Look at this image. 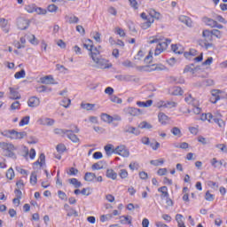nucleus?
Wrapping results in <instances>:
<instances>
[{
	"label": "nucleus",
	"mask_w": 227,
	"mask_h": 227,
	"mask_svg": "<svg viewBox=\"0 0 227 227\" xmlns=\"http://www.w3.org/2000/svg\"><path fill=\"white\" fill-rule=\"evenodd\" d=\"M100 49H102V46L94 47V49L91 50L90 56L92 61L95 63L97 68H111V66L108 64L109 60L100 56Z\"/></svg>",
	"instance_id": "nucleus-1"
},
{
	"label": "nucleus",
	"mask_w": 227,
	"mask_h": 227,
	"mask_svg": "<svg viewBox=\"0 0 227 227\" xmlns=\"http://www.w3.org/2000/svg\"><path fill=\"white\" fill-rule=\"evenodd\" d=\"M222 116L221 114H215V115L210 113L202 114L201 120H207L209 123H217L220 129H224V127H226V122L221 119Z\"/></svg>",
	"instance_id": "nucleus-2"
},
{
	"label": "nucleus",
	"mask_w": 227,
	"mask_h": 227,
	"mask_svg": "<svg viewBox=\"0 0 227 227\" xmlns=\"http://www.w3.org/2000/svg\"><path fill=\"white\" fill-rule=\"evenodd\" d=\"M202 37L204 38V41H202V47H205V49H210L212 47V42L214 40V35L212 34V30L204 29L202 31Z\"/></svg>",
	"instance_id": "nucleus-3"
},
{
	"label": "nucleus",
	"mask_w": 227,
	"mask_h": 227,
	"mask_svg": "<svg viewBox=\"0 0 227 227\" xmlns=\"http://www.w3.org/2000/svg\"><path fill=\"white\" fill-rule=\"evenodd\" d=\"M0 146L4 150V155H5L6 157L15 156V153H13V152H15V145H13V144L3 142L0 143Z\"/></svg>",
	"instance_id": "nucleus-4"
},
{
	"label": "nucleus",
	"mask_w": 227,
	"mask_h": 227,
	"mask_svg": "<svg viewBox=\"0 0 227 227\" xmlns=\"http://www.w3.org/2000/svg\"><path fill=\"white\" fill-rule=\"evenodd\" d=\"M114 153L117 155H121V157H129L130 155V152L125 145H119L114 150Z\"/></svg>",
	"instance_id": "nucleus-5"
},
{
	"label": "nucleus",
	"mask_w": 227,
	"mask_h": 227,
	"mask_svg": "<svg viewBox=\"0 0 227 227\" xmlns=\"http://www.w3.org/2000/svg\"><path fill=\"white\" fill-rule=\"evenodd\" d=\"M223 94V90H211V97L209 101L211 104H217L219 100H221V95Z\"/></svg>",
	"instance_id": "nucleus-6"
},
{
	"label": "nucleus",
	"mask_w": 227,
	"mask_h": 227,
	"mask_svg": "<svg viewBox=\"0 0 227 227\" xmlns=\"http://www.w3.org/2000/svg\"><path fill=\"white\" fill-rule=\"evenodd\" d=\"M69 132L67 133V137L70 139L73 143H79V137L75 134H79V128L75 126L74 130L68 129Z\"/></svg>",
	"instance_id": "nucleus-7"
},
{
	"label": "nucleus",
	"mask_w": 227,
	"mask_h": 227,
	"mask_svg": "<svg viewBox=\"0 0 227 227\" xmlns=\"http://www.w3.org/2000/svg\"><path fill=\"white\" fill-rule=\"evenodd\" d=\"M123 111L125 114H129V116H139L143 113L141 109L136 107H126Z\"/></svg>",
	"instance_id": "nucleus-8"
},
{
	"label": "nucleus",
	"mask_w": 227,
	"mask_h": 227,
	"mask_svg": "<svg viewBox=\"0 0 227 227\" xmlns=\"http://www.w3.org/2000/svg\"><path fill=\"white\" fill-rule=\"evenodd\" d=\"M17 26L19 29H21L22 31H24V29H27V27H29V20L24 18H20L17 20Z\"/></svg>",
	"instance_id": "nucleus-9"
},
{
	"label": "nucleus",
	"mask_w": 227,
	"mask_h": 227,
	"mask_svg": "<svg viewBox=\"0 0 227 227\" xmlns=\"http://www.w3.org/2000/svg\"><path fill=\"white\" fill-rule=\"evenodd\" d=\"M27 136V133L26 131H16L15 129H12V135L11 137V139H24Z\"/></svg>",
	"instance_id": "nucleus-10"
},
{
	"label": "nucleus",
	"mask_w": 227,
	"mask_h": 227,
	"mask_svg": "<svg viewBox=\"0 0 227 227\" xmlns=\"http://www.w3.org/2000/svg\"><path fill=\"white\" fill-rule=\"evenodd\" d=\"M133 75L130 74H117L115 75V79L120 82H130L133 79Z\"/></svg>",
	"instance_id": "nucleus-11"
},
{
	"label": "nucleus",
	"mask_w": 227,
	"mask_h": 227,
	"mask_svg": "<svg viewBox=\"0 0 227 227\" xmlns=\"http://www.w3.org/2000/svg\"><path fill=\"white\" fill-rule=\"evenodd\" d=\"M28 107H38L40 106V98L31 97L27 101Z\"/></svg>",
	"instance_id": "nucleus-12"
},
{
	"label": "nucleus",
	"mask_w": 227,
	"mask_h": 227,
	"mask_svg": "<svg viewBox=\"0 0 227 227\" xmlns=\"http://www.w3.org/2000/svg\"><path fill=\"white\" fill-rule=\"evenodd\" d=\"M9 91H10V98H12V100L20 99V94L19 93V91H17V89L10 87Z\"/></svg>",
	"instance_id": "nucleus-13"
},
{
	"label": "nucleus",
	"mask_w": 227,
	"mask_h": 227,
	"mask_svg": "<svg viewBox=\"0 0 227 227\" xmlns=\"http://www.w3.org/2000/svg\"><path fill=\"white\" fill-rule=\"evenodd\" d=\"M184 100L187 104H190V106H192L193 107L200 106V102H198L196 98H192V95H188Z\"/></svg>",
	"instance_id": "nucleus-14"
},
{
	"label": "nucleus",
	"mask_w": 227,
	"mask_h": 227,
	"mask_svg": "<svg viewBox=\"0 0 227 227\" xmlns=\"http://www.w3.org/2000/svg\"><path fill=\"white\" fill-rule=\"evenodd\" d=\"M158 120L161 125H168V121H169V118L164 113L158 114Z\"/></svg>",
	"instance_id": "nucleus-15"
},
{
	"label": "nucleus",
	"mask_w": 227,
	"mask_h": 227,
	"mask_svg": "<svg viewBox=\"0 0 227 227\" xmlns=\"http://www.w3.org/2000/svg\"><path fill=\"white\" fill-rule=\"evenodd\" d=\"M66 22H68V24H78L79 23V18L75 15L68 16L67 15L65 17Z\"/></svg>",
	"instance_id": "nucleus-16"
},
{
	"label": "nucleus",
	"mask_w": 227,
	"mask_h": 227,
	"mask_svg": "<svg viewBox=\"0 0 227 227\" xmlns=\"http://www.w3.org/2000/svg\"><path fill=\"white\" fill-rule=\"evenodd\" d=\"M37 123H39V125H54V120L49 118H41L38 119Z\"/></svg>",
	"instance_id": "nucleus-17"
},
{
	"label": "nucleus",
	"mask_w": 227,
	"mask_h": 227,
	"mask_svg": "<svg viewBox=\"0 0 227 227\" xmlns=\"http://www.w3.org/2000/svg\"><path fill=\"white\" fill-rule=\"evenodd\" d=\"M106 177L111 180H116V178H118V174L113 168H108L106 170Z\"/></svg>",
	"instance_id": "nucleus-18"
},
{
	"label": "nucleus",
	"mask_w": 227,
	"mask_h": 227,
	"mask_svg": "<svg viewBox=\"0 0 227 227\" xmlns=\"http://www.w3.org/2000/svg\"><path fill=\"white\" fill-rule=\"evenodd\" d=\"M8 26V20L4 18H0V27H2L3 31L5 33H9L10 29L6 27Z\"/></svg>",
	"instance_id": "nucleus-19"
},
{
	"label": "nucleus",
	"mask_w": 227,
	"mask_h": 227,
	"mask_svg": "<svg viewBox=\"0 0 227 227\" xmlns=\"http://www.w3.org/2000/svg\"><path fill=\"white\" fill-rule=\"evenodd\" d=\"M42 84H54V78L51 75H47L41 78Z\"/></svg>",
	"instance_id": "nucleus-20"
},
{
	"label": "nucleus",
	"mask_w": 227,
	"mask_h": 227,
	"mask_svg": "<svg viewBox=\"0 0 227 227\" xmlns=\"http://www.w3.org/2000/svg\"><path fill=\"white\" fill-rule=\"evenodd\" d=\"M124 132H127L128 134H134L135 136H139V130L132 126H126Z\"/></svg>",
	"instance_id": "nucleus-21"
},
{
	"label": "nucleus",
	"mask_w": 227,
	"mask_h": 227,
	"mask_svg": "<svg viewBox=\"0 0 227 227\" xmlns=\"http://www.w3.org/2000/svg\"><path fill=\"white\" fill-rule=\"evenodd\" d=\"M169 43H171V39H164V41L158 43L157 45L163 51H166Z\"/></svg>",
	"instance_id": "nucleus-22"
},
{
	"label": "nucleus",
	"mask_w": 227,
	"mask_h": 227,
	"mask_svg": "<svg viewBox=\"0 0 227 227\" xmlns=\"http://www.w3.org/2000/svg\"><path fill=\"white\" fill-rule=\"evenodd\" d=\"M154 20L153 19L150 18L146 20H145L143 23H141V27L142 29H148L149 27H151L152 24H153Z\"/></svg>",
	"instance_id": "nucleus-23"
},
{
	"label": "nucleus",
	"mask_w": 227,
	"mask_h": 227,
	"mask_svg": "<svg viewBox=\"0 0 227 227\" xmlns=\"http://www.w3.org/2000/svg\"><path fill=\"white\" fill-rule=\"evenodd\" d=\"M53 132L57 136H60L61 137H65V136H67V132H70V131L68 129H63L57 128L53 130Z\"/></svg>",
	"instance_id": "nucleus-24"
},
{
	"label": "nucleus",
	"mask_w": 227,
	"mask_h": 227,
	"mask_svg": "<svg viewBox=\"0 0 227 227\" xmlns=\"http://www.w3.org/2000/svg\"><path fill=\"white\" fill-rule=\"evenodd\" d=\"M158 192H161V198H169V192H168L167 186H161L158 189Z\"/></svg>",
	"instance_id": "nucleus-25"
},
{
	"label": "nucleus",
	"mask_w": 227,
	"mask_h": 227,
	"mask_svg": "<svg viewBox=\"0 0 227 227\" xmlns=\"http://www.w3.org/2000/svg\"><path fill=\"white\" fill-rule=\"evenodd\" d=\"M153 104V101L152 99H149L146 102H144V101L137 102V106H138V107H150Z\"/></svg>",
	"instance_id": "nucleus-26"
},
{
	"label": "nucleus",
	"mask_w": 227,
	"mask_h": 227,
	"mask_svg": "<svg viewBox=\"0 0 227 227\" xmlns=\"http://www.w3.org/2000/svg\"><path fill=\"white\" fill-rule=\"evenodd\" d=\"M204 22L206 26H209V27H215V26H217V21L210 18H204Z\"/></svg>",
	"instance_id": "nucleus-27"
},
{
	"label": "nucleus",
	"mask_w": 227,
	"mask_h": 227,
	"mask_svg": "<svg viewBox=\"0 0 227 227\" xmlns=\"http://www.w3.org/2000/svg\"><path fill=\"white\" fill-rule=\"evenodd\" d=\"M149 19H156L159 20L160 19V12H157V11L151 9L149 10Z\"/></svg>",
	"instance_id": "nucleus-28"
},
{
	"label": "nucleus",
	"mask_w": 227,
	"mask_h": 227,
	"mask_svg": "<svg viewBox=\"0 0 227 227\" xmlns=\"http://www.w3.org/2000/svg\"><path fill=\"white\" fill-rule=\"evenodd\" d=\"M179 20L180 22H183V24H186L189 27L192 26V22L191 21V19H189V17L187 16H184V15L180 16Z\"/></svg>",
	"instance_id": "nucleus-29"
},
{
	"label": "nucleus",
	"mask_w": 227,
	"mask_h": 227,
	"mask_svg": "<svg viewBox=\"0 0 227 227\" xmlns=\"http://www.w3.org/2000/svg\"><path fill=\"white\" fill-rule=\"evenodd\" d=\"M94 178H97V175L95 173L87 172L84 176V180L86 182H93Z\"/></svg>",
	"instance_id": "nucleus-30"
},
{
	"label": "nucleus",
	"mask_w": 227,
	"mask_h": 227,
	"mask_svg": "<svg viewBox=\"0 0 227 227\" xmlns=\"http://www.w3.org/2000/svg\"><path fill=\"white\" fill-rule=\"evenodd\" d=\"M132 224V216H121V224Z\"/></svg>",
	"instance_id": "nucleus-31"
},
{
	"label": "nucleus",
	"mask_w": 227,
	"mask_h": 227,
	"mask_svg": "<svg viewBox=\"0 0 227 227\" xmlns=\"http://www.w3.org/2000/svg\"><path fill=\"white\" fill-rule=\"evenodd\" d=\"M101 120L103 121H106V123H113V116H111L107 114H101Z\"/></svg>",
	"instance_id": "nucleus-32"
},
{
	"label": "nucleus",
	"mask_w": 227,
	"mask_h": 227,
	"mask_svg": "<svg viewBox=\"0 0 227 227\" xmlns=\"http://www.w3.org/2000/svg\"><path fill=\"white\" fill-rule=\"evenodd\" d=\"M161 106L162 107L171 109L172 107H176V103L175 101L162 102Z\"/></svg>",
	"instance_id": "nucleus-33"
},
{
	"label": "nucleus",
	"mask_w": 227,
	"mask_h": 227,
	"mask_svg": "<svg viewBox=\"0 0 227 227\" xmlns=\"http://www.w3.org/2000/svg\"><path fill=\"white\" fill-rule=\"evenodd\" d=\"M81 107H82V109H85L86 111H93V108L95 107V104L82 103Z\"/></svg>",
	"instance_id": "nucleus-34"
},
{
	"label": "nucleus",
	"mask_w": 227,
	"mask_h": 227,
	"mask_svg": "<svg viewBox=\"0 0 227 227\" xmlns=\"http://www.w3.org/2000/svg\"><path fill=\"white\" fill-rule=\"evenodd\" d=\"M69 184H72V185H74L76 189H79V187L82 186V184L77 180V178H71L69 179Z\"/></svg>",
	"instance_id": "nucleus-35"
},
{
	"label": "nucleus",
	"mask_w": 227,
	"mask_h": 227,
	"mask_svg": "<svg viewBox=\"0 0 227 227\" xmlns=\"http://www.w3.org/2000/svg\"><path fill=\"white\" fill-rule=\"evenodd\" d=\"M35 164L38 165L42 168V166H43V164H45V154L43 153H41L40 156H39V159L38 160H36L35 162Z\"/></svg>",
	"instance_id": "nucleus-36"
},
{
	"label": "nucleus",
	"mask_w": 227,
	"mask_h": 227,
	"mask_svg": "<svg viewBox=\"0 0 227 227\" xmlns=\"http://www.w3.org/2000/svg\"><path fill=\"white\" fill-rule=\"evenodd\" d=\"M191 56H198V51H196L195 49H191L189 52H184V58H186L187 59H189Z\"/></svg>",
	"instance_id": "nucleus-37"
},
{
	"label": "nucleus",
	"mask_w": 227,
	"mask_h": 227,
	"mask_svg": "<svg viewBox=\"0 0 227 227\" xmlns=\"http://www.w3.org/2000/svg\"><path fill=\"white\" fill-rule=\"evenodd\" d=\"M171 134H173V136H176L177 137H182V130H180L178 127L172 128Z\"/></svg>",
	"instance_id": "nucleus-38"
},
{
	"label": "nucleus",
	"mask_w": 227,
	"mask_h": 227,
	"mask_svg": "<svg viewBox=\"0 0 227 227\" xmlns=\"http://www.w3.org/2000/svg\"><path fill=\"white\" fill-rule=\"evenodd\" d=\"M91 168L94 171L98 169H104V161H98L97 163H94Z\"/></svg>",
	"instance_id": "nucleus-39"
},
{
	"label": "nucleus",
	"mask_w": 227,
	"mask_h": 227,
	"mask_svg": "<svg viewBox=\"0 0 227 227\" xmlns=\"http://www.w3.org/2000/svg\"><path fill=\"white\" fill-rule=\"evenodd\" d=\"M38 182V177L36 176V172H32L30 176V184L31 185H36V183Z\"/></svg>",
	"instance_id": "nucleus-40"
},
{
	"label": "nucleus",
	"mask_w": 227,
	"mask_h": 227,
	"mask_svg": "<svg viewBox=\"0 0 227 227\" xmlns=\"http://www.w3.org/2000/svg\"><path fill=\"white\" fill-rule=\"evenodd\" d=\"M105 152L106 155H113L114 153V149H113V145L109 144L105 146Z\"/></svg>",
	"instance_id": "nucleus-41"
},
{
	"label": "nucleus",
	"mask_w": 227,
	"mask_h": 227,
	"mask_svg": "<svg viewBox=\"0 0 227 227\" xmlns=\"http://www.w3.org/2000/svg\"><path fill=\"white\" fill-rule=\"evenodd\" d=\"M72 103V100H70V98H64L62 100H61V103L60 105L63 106V107H70V104Z\"/></svg>",
	"instance_id": "nucleus-42"
},
{
	"label": "nucleus",
	"mask_w": 227,
	"mask_h": 227,
	"mask_svg": "<svg viewBox=\"0 0 227 227\" xmlns=\"http://www.w3.org/2000/svg\"><path fill=\"white\" fill-rule=\"evenodd\" d=\"M14 77L15 79H24L26 77V70L22 69L20 72H16Z\"/></svg>",
	"instance_id": "nucleus-43"
},
{
	"label": "nucleus",
	"mask_w": 227,
	"mask_h": 227,
	"mask_svg": "<svg viewBox=\"0 0 227 227\" xmlns=\"http://www.w3.org/2000/svg\"><path fill=\"white\" fill-rule=\"evenodd\" d=\"M15 177V171H13V168H9L6 172V178H8V180H13V178Z\"/></svg>",
	"instance_id": "nucleus-44"
},
{
	"label": "nucleus",
	"mask_w": 227,
	"mask_h": 227,
	"mask_svg": "<svg viewBox=\"0 0 227 227\" xmlns=\"http://www.w3.org/2000/svg\"><path fill=\"white\" fill-rule=\"evenodd\" d=\"M149 146H151L153 150L157 151L160 148V143L153 140V142H150Z\"/></svg>",
	"instance_id": "nucleus-45"
},
{
	"label": "nucleus",
	"mask_w": 227,
	"mask_h": 227,
	"mask_svg": "<svg viewBox=\"0 0 227 227\" xmlns=\"http://www.w3.org/2000/svg\"><path fill=\"white\" fill-rule=\"evenodd\" d=\"M184 74L190 73L192 75L196 74V69L192 68V66H186L184 70Z\"/></svg>",
	"instance_id": "nucleus-46"
},
{
	"label": "nucleus",
	"mask_w": 227,
	"mask_h": 227,
	"mask_svg": "<svg viewBox=\"0 0 227 227\" xmlns=\"http://www.w3.org/2000/svg\"><path fill=\"white\" fill-rule=\"evenodd\" d=\"M119 176L123 180L125 178L129 177V172L127 171V169L122 168L120 170L119 172Z\"/></svg>",
	"instance_id": "nucleus-47"
},
{
	"label": "nucleus",
	"mask_w": 227,
	"mask_h": 227,
	"mask_svg": "<svg viewBox=\"0 0 227 227\" xmlns=\"http://www.w3.org/2000/svg\"><path fill=\"white\" fill-rule=\"evenodd\" d=\"M211 164L215 165L216 168L221 169V167L223 166V160H217V159L213 158L211 160ZM217 164V165H215Z\"/></svg>",
	"instance_id": "nucleus-48"
},
{
	"label": "nucleus",
	"mask_w": 227,
	"mask_h": 227,
	"mask_svg": "<svg viewBox=\"0 0 227 227\" xmlns=\"http://www.w3.org/2000/svg\"><path fill=\"white\" fill-rule=\"evenodd\" d=\"M139 129H153L152 124L148 123L147 121H142L138 125Z\"/></svg>",
	"instance_id": "nucleus-49"
},
{
	"label": "nucleus",
	"mask_w": 227,
	"mask_h": 227,
	"mask_svg": "<svg viewBox=\"0 0 227 227\" xmlns=\"http://www.w3.org/2000/svg\"><path fill=\"white\" fill-rule=\"evenodd\" d=\"M150 164H152V166H162V164H164V160H152Z\"/></svg>",
	"instance_id": "nucleus-50"
},
{
	"label": "nucleus",
	"mask_w": 227,
	"mask_h": 227,
	"mask_svg": "<svg viewBox=\"0 0 227 227\" xmlns=\"http://www.w3.org/2000/svg\"><path fill=\"white\" fill-rule=\"evenodd\" d=\"M30 117L25 116L22 118V120L20 121V127H24V125H27L29 123Z\"/></svg>",
	"instance_id": "nucleus-51"
},
{
	"label": "nucleus",
	"mask_w": 227,
	"mask_h": 227,
	"mask_svg": "<svg viewBox=\"0 0 227 227\" xmlns=\"http://www.w3.org/2000/svg\"><path fill=\"white\" fill-rule=\"evenodd\" d=\"M172 95L178 96L184 95V90L180 87H175Z\"/></svg>",
	"instance_id": "nucleus-52"
},
{
	"label": "nucleus",
	"mask_w": 227,
	"mask_h": 227,
	"mask_svg": "<svg viewBox=\"0 0 227 227\" xmlns=\"http://www.w3.org/2000/svg\"><path fill=\"white\" fill-rule=\"evenodd\" d=\"M67 216L68 217H72V216L78 217L79 216V213H77V211L75 209L71 208L67 212Z\"/></svg>",
	"instance_id": "nucleus-53"
},
{
	"label": "nucleus",
	"mask_w": 227,
	"mask_h": 227,
	"mask_svg": "<svg viewBox=\"0 0 227 227\" xmlns=\"http://www.w3.org/2000/svg\"><path fill=\"white\" fill-rule=\"evenodd\" d=\"M100 36H102V35H100V33L98 32L92 33V38H94V40H96L98 43H100V42H102Z\"/></svg>",
	"instance_id": "nucleus-54"
},
{
	"label": "nucleus",
	"mask_w": 227,
	"mask_h": 227,
	"mask_svg": "<svg viewBox=\"0 0 227 227\" xmlns=\"http://www.w3.org/2000/svg\"><path fill=\"white\" fill-rule=\"evenodd\" d=\"M13 129L4 130L1 132L2 136H4V137H8L9 139H12Z\"/></svg>",
	"instance_id": "nucleus-55"
},
{
	"label": "nucleus",
	"mask_w": 227,
	"mask_h": 227,
	"mask_svg": "<svg viewBox=\"0 0 227 227\" xmlns=\"http://www.w3.org/2000/svg\"><path fill=\"white\" fill-rule=\"evenodd\" d=\"M131 8H133L134 10H138L139 8V4H137V0H128Z\"/></svg>",
	"instance_id": "nucleus-56"
},
{
	"label": "nucleus",
	"mask_w": 227,
	"mask_h": 227,
	"mask_svg": "<svg viewBox=\"0 0 227 227\" xmlns=\"http://www.w3.org/2000/svg\"><path fill=\"white\" fill-rule=\"evenodd\" d=\"M215 82L212 79H207L202 82V86H214Z\"/></svg>",
	"instance_id": "nucleus-57"
},
{
	"label": "nucleus",
	"mask_w": 227,
	"mask_h": 227,
	"mask_svg": "<svg viewBox=\"0 0 227 227\" xmlns=\"http://www.w3.org/2000/svg\"><path fill=\"white\" fill-rule=\"evenodd\" d=\"M48 12H50V13H56V12H58V6L56 4H50L48 6Z\"/></svg>",
	"instance_id": "nucleus-58"
},
{
	"label": "nucleus",
	"mask_w": 227,
	"mask_h": 227,
	"mask_svg": "<svg viewBox=\"0 0 227 227\" xmlns=\"http://www.w3.org/2000/svg\"><path fill=\"white\" fill-rule=\"evenodd\" d=\"M56 150L59 153H63L65 152V150H67V146H65L64 144H59L57 145Z\"/></svg>",
	"instance_id": "nucleus-59"
},
{
	"label": "nucleus",
	"mask_w": 227,
	"mask_h": 227,
	"mask_svg": "<svg viewBox=\"0 0 227 227\" xmlns=\"http://www.w3.org/2000/svg\"><path fill=\"white\" fill-rule=\"evenodd\" d=\"M35 12L37 15H47V10L43 9L42 7L35 8Z\"/></svg>",
	"instance_id": "nucleus-60"
},
{
	"label": "nucleus",
	"mask_w": 227,
	"mask_h": 227,
	"mask_svg": "<svg viewBox=\"0 0 227 227\" xmlns=\"http://www.w3.org/2000/svg\"><path fill=\"white\" fill-rule=\"evenodd\" d=\"M25 10L27 12V13H33L35 12L36 7L35 6V4L32 5H27L25 7Z\"/></svg>",
	"instance_id": "nucleus-61"
},
{
	"label": "nucleus",
	"mask_w": 227,
	"mask_h": 227,
	"mask_svg": "<svg viewBox=\"0 0 227 227\" xmlns=\"http://www.w3.org/2000/svg\"><path fill=\"white\" fill-rule=\"evenodd\" d=\"M213 36H215L216 38H222L223 33L220 30L213 29L211 30Z\"/></svg>",
	"instance_id": "nucleus-62"
},
{
	"label": "nucleus",
	"mask_w": 227,
	"mask_h": 227,
	"mask_svg": "<svg viewBox=\"0 0 227 227\" xmlns=\"http://www.w3.org/2000/svg\"><path fill=\"white\" fill-rule=\"evenodd\" d=\"M115 33L116 35H119V36L121 37H125V30H123L122 28H120V27H116L115 28Z\"/></svg>",
	"instance_id": "nucleus-63"
},
{
	"label": "nucleus",
	"mask_w": 227,
	"mask_h": 227,
	"mask_svg": "<svg viewBox=\"0 0 227 227\" xmlns=\"http://www.w3.org/2000/svg\"><path fill=\"white\" fill-rule=\"evenodd\" d=\"M215 196L214 194H211L210 192H207L205 195V200L207 201H212L214 200Z\"/></svg>",
	"instance_id": "nucleus-64"
}]
</instances>
